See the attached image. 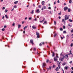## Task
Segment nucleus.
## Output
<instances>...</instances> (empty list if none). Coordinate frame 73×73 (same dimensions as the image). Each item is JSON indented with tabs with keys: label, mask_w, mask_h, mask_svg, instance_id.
Masks as SVG:
<instances>
[{
	"label": "nucleus",
	"mask_w": 73,
	"mask_h": 73,
	"mask_svg": "<svg viewBox=\"0 0 73 73\" xmlns=\"http://www.w3.org/2000/svg\"><path fill=\"white\" fill-rule=\"evenodd\" d=\"M71 73H73V71H72L71 72Z\"/></svg>",
	"instance_id": "64"
},
{
	"label": "nucleus",
	"mask_w": 73,
	"mask_h": 73,
	"mask_svg": "<svg viewBox=\"0 0 73 73\" xmlns=\"http://www.w3.org/2000/svg\"><path fill=\"white\" fill-rule=\"evenodd\" d=\"M31 14H33L34 13V10H33L31 12Z\"/></svg>",
	"instance_id": "15"
},
{
	"label": "nucleus",
	"mask_w": 73,
	"mask_h": 73,
	"mask_svg": "<svg viewBox=\"0 0 73 73\" xmlns=\"http://www.w3.org/2000/svg\"><path fill=\"white\" fill-rule=\"evenodd\" d=\"M54 5H55L56 4V1H55L54 3Z\"/></svg>",
	"instance_id": "58"
},
{
	"label": "nucleus",
	"mask_w": 73,
	"mask_h": 73,
	"mask_svg": "<svg viewBox=\"0 0 73 73\" xmlns=\"http://www.w3.org/2000/svg\"><path fill=\"white\" fill-rule=\"evenodd\" d=\"M13 8H17V6H16V5H15L13 7Z\"/></svg>",
	"instance_id": "34"
},
{
	"label": "nucleus",
	"mask_w": 73,
	"mask_h": 73,
	"mask_svg": "<svg viewBox=\"0 0 73 73\" xmlns=\"http://www.w3.org/2000/svg\"><path fill=\"white\" fill-rule=\"evenodd\" d=\"M58 15H61V11H60V13H58Z\"/></svg>",
	"instance_id": "30"
},
{
	"label": "nucleus",
	"mask_w": 73,
	"mask_h": 73,
	"mask_svg": "<svg viewBox=\"0 0 73 73\" xmlns=\"http://www.w3.org/2000/svg\"><path fill=\"white\" fill-rule=\"evenodd\" d=\"M63 29H65V26H63Z\"/></svg>",
	"instance_id": "42"
},
{
	"label": "nucleus",
	"mask_w": 73,
	"mask_h": 73,
	"mask_svg": "<svg viewBox=\"0 0 73 73\" xmlns=\"http://www.w3.org/2000/svg\"><path fill=\"white\" fill-rule=\"evenodd\" d=\"M63 33H65H65H66V31H64Z\"/></svg>",
	"instance_id": "43"
},
{
	"label": "nucleus",
	"mask_w": 73,
	"mask_h": 73,
	"mask_svg": "<svg viewBox=\"0 0 73 73\" xmlns=\"http://www.w3.org/2000/svg\"><path fill=\"white\" fill-rule=\"evenodd\" d=\"M30 42L31 44H32V45L34 44V43H33V40L32 39L30 40Z\"/></svg>",
	"instance_id": "3"
},
{
	"label": "nucleus",
	"mask_w": 73,
	"mask_h": 73,
	"mask_svg": "<svg viewBox=\"0 0 73 73\" xmlns=\"http://www.w3.org/2000/svg\"><path fill=\"white\" fill-rule=\"evenodd\" d=\"M54 55H55L54 52H52V57H54Z\"/></svg>",
	"instance_id": "16"
},
{
	"label": "nucleus",
	"mask_w": 73,
	"mask_h": 73,
	"mask_svg": "<svg viewBox=\"0 0 73 73\" xmlns=\"http://www.w3.org/2000/svg\"><path fill=\"white\" fill-rule=\"evenodd\" d=\"M49 69H52V67L51 66H50L49 67Z\"/></svg>",
	"instance_id": "36"
},
{
	"label": "nucleus",
	"mask_w": 73,
	"mask_h": 73,
	"mask_svg": "<svg viewBox=\"0 0 73 73\" xmlns=\"http://www.w3.org/2000/svg\"><path fill=\"white\" fill-rule=\"evenodd\" d=\"M60 59L61 61H63V60H64V58H60Z\"/></svg>",
	"instance_id": "13"
},
{
	"label": "nucleus",
	"mask_w": 73,
	"mask_h": 73,
	"mask_svg": "<svg viewBox=\"0 0 73 73\" xmlns=\"http://www.w3.org/2000/svg\"><path fill=\"white\" fill-rule=\"evenodd\" d=\"M46 24V21H44V23H43V24Z\"/></svg>",
	"instance_id": "37"
},
{
	"label": "nucleus",
	"mask_w": 73,
	"mask_h": 73,
	"mask_svg": "<svg viewBox=\"0 0 73 73\" xmlns=\"http://www.w3.org/2000/svg\"><path fill=\"white\" fill-rule=\"evenodd\" d=\"M70 46L71 47H72L73 46V43H71V44H70Z\"/></svg>",
	"instance_id": "32"
},
{
	"label": "nucleus",
	"mask_w": 73,
	"mask_h": 73,
	"mask_svg": "<svg viewBox=\"0 0 73 73\" xmlns=\"http://www.w3.org/2000/svg\"><path fill=\"white\" fill-rule=\"evenodd\" d=\"M5 17H6V19H8V16H7V15H5Z\"/></svg>",
	"instance_id": "31"
},
{
	"label": "nucleus",
	"mask_w": 73,
	"mask_h": 73,
	"mask_svg": "<svg viewBox=\"0 0 73 73\" xmlns=\"http://www.w3.org/2000/svg\"><path fill=\"white\" fill-rule=\"evenodd\" d=\"M18 25V28H20V27H21V25Z\"/></svg>",
	"instance_id": "23"
},
{
	"label": "nucleus",
	"mask_w": 73,
	"mask_h": 73,
	"mask_svg": "<svg viewBox=\"0 0 73 73\" xmlns=\"http://www.w3.org/2000/svg\"><path fill=\"white\" fill-rule=\"evenodd\" d=\"M70 9H68V11L69 12H70Z\"/></svg>",
	"instance_id": "24"
},
{
	"label": "nucleus",
	"mask_w": 73,
	"mask_h": 73,
	"mask_svg": "<svg viewBox=\"0 0 73 73\" xmlns=\"http://www.w3.org/2000/svg\"><path fill=\"white\" fill-rule=\"evenodd\" d=\"M4 28H7V26L6 25H5L4 26Z\"/></svg>",
	"instance_id": "45"
},
{
	"label": "nucleus",
	"mask_w": 73,
	"mask_h": 73,
	"mask_svg": "<svg viewBox=\"0 0 73 73\" xmlns=\"http://www.w3.org/2000/svg\"><path fill=\"white\" fill-rule=\"evenodd\" d=\"M56 57L57 58H58V55H56Z\"/></svg>",
	"instance_id": "57"
},
{
	"label": "nucleus",
	"mask_w": 73,
	"mask_h": 73,
	"mask_svg": "<svg viewBox=\"0 0 73 73\" xmlns=\"http://www.w3.org/2000/svg\"><path fill=\"white\" fill-rule=\"evenodd\" d=\"M49 61V60H47L46 61V62H47V63H48V62Z\"/></svg>",
	"instance_id": "35"
},
{
	"label": "nucleus",
	"mask_w": 73,
	"mask_h": 73,
	"mask_svg": "<svg viewBox=\"0 0 73 73\" xmlns=\"http://www.w3.org/2000/svg\"><path fill=\"white\" fill-rule=\"evenodd\" d=\"M33 50L35 51L36 50V48H34L33 49Z\"/></svg>",
	"instance_id": "29"
},
{
	"label": "nucleus",
	"mask_w": 73,
	"mask_h": 73,
	"mask_svg": "<svg viewBox=\"0 0 73 73\" xmlns=\"http://www.w3.org/2000/svg\"><path fill=\"white\" fill-rule=\"evenodd\" d=\"M70 54H71L73 55V54L72 53V51L71 50L70 51Z\"/></svg>",
	"instance_id": "25"
},
{
	"label": "nucleus",
	"mask_w": 73,
	"mask_h": 73,
	"mask_svg": "<svg viewBox=\"0 0 73 73\" xmlns=\"http://www.w3.org/2000/svg\"><path fill=\"white\" fill-rule=\"evenodd\" d=\"M48 9H51V8L50 7H49Z\"/></svg>",
	"instance_id": "46"
},
{
	"label": "nucleus",
	"mask_w": 73,
	"mask_h": 73,
	"mask_svg": "<svg viewBox=\"0 0 73 73\" xmlns=\"http://www.w3.org/2000/svg\"><path fill=\"white\" fill-rule=\"evenodd\" d=\"M69 3L70 4H71V3H72V0H70L69 1Z\"/></svg>",
	"instance_id": "28"
},
{
	"label": "nucleus",
	"mask_w": 73,
	"mask_h": 73,
	"mask_svg": "<svg viewBox=\"0 0 73 73\" xmlns=\"http://www.w3.org/2000/svg\"><path fill=\"white\" fill-rule=\"evenodd\" d=\"M32 28L33 29H36V27H35V26H32Z\"/></svg>",
	"instance_id": "18"
},
{
	"label": "nucleus",
	"mask_w": 73,
	"mask_h": 73,
	"mask_svg": "<svg viewBox=\"0 0 73 73\" xmlns=\"http://www.w3.org/2000/svg\"><path fill=\"white\" fill-rule=\"evenodd\" d=\"M54 24L55 25H56V21H54Z\"/></svg>",
	"instance_id": "27"
},
{
	"label": "nucleus",
	"mask_w": 73,
	"mask_h": 73,
	"mask_svg": "<svg viewBox=\"0 0 73 73\" xmlns=\"http://www.w3.org/2000/svg\"><path fill=\"white\" fill-rule=\"evenodd\" d=\"M68 26H69L70 27H71V25H70V24H68Z\"/></svg>",
	"instance_id": "50"
},
{
	"label": "nucleus",
	"mask_w": 73,
	"mask_h": 73,
	"mask_svg": "<svg viewBox=\"0 0 73 73\" xmlns=\"http://www.w3.org/2000/svg\"><path fill=\"white\" fill-rule=\"evenodd\" d=\"M68 9V7H66L64 8V11H66V10H67Z\"/></svg>",
	"instance_id": "10"
},
{
	"label": "nucleus",
	"mask_w": 73,
	"mask_h": 73,
	"mask_svg": "<svg viewBox=\"0 0 73 73\" xmlns=\"http://www.w3.org/2000/svg\"><path fill=\"white\" fill-rule=\"evenodd\" d=\"M28 27V25H27L25 26L24 27L23 29L24 31H25V29H26V28H27V27Z\"/></svg>",
	"instance_id": "9"
},
{
	"label": "nucleus",
	"mask_w": 73,
	"mask_h": 73,
	"mask_svg": "<svg viewBox=\"0 0 73 73\" xmlns=\"http://www.w3.org/2000/svg\"><path fill=\"white\" fill-rule=\"evenodd\" d=\"M71 69H72V70H73V67H72V68Z\"/></svg>",
	"instance_id": "63"
},
{
	"label": "nucleus",
	"mask_w": 73,
	"mask_h": 73,
	"mask_svg": "<svg viewBox=\"0 0 73 73\" xmlns=\"http://www.w3.org/2000/svg\"><path fill=\"white\" fill-rule=\"evenodd\" d=\"M60 31H62V30H63V29H62V28H60Z\"/></svg>",
	"instance_id": "39"
},
{
	"label": "nucleus",
	"mask_w": 73,
	"mask_h": 73,
	"mask_svg": "<svg viewBox=\"0 0 73 73\" xmlns=\"http://www.w3.org/2000/svg\"><path fill=\"white\" fill-rule=\"evenodd\" d=\"M5 8L4 7H3V9H5Z\"/></svg>",
	"instance_id": "55"
},
{
	"label": "nucleus",
	"mask_w": 73,
	"mask_h": 73,
	"mask_svg": "<svg viewBox=\"0 0 73 73\" xmlns=\"http://www.w3.org/2000/svg\"><path fill=\"white\" fill-rule=\"evenodd\" d=\"M62 22H64V19H62Z\"/></svg>",
	"instance_id": "49"
},
{
	"label": "nucleus",
	"mask_w": 73,
	"mask_h": 73,
	"mask_svg": "<svg viewBox=\"0 0 73 73\" xmlns=\"http://www.w3.org/2000/svg\"><path fill=\"white\" fill-rule=\"evenodd\" d=\"M5 13H7V12H8V10H5Z\"/></svg>",
	"instance_id": "38"
},
{
	"label": "nucleus",
	"mask_w": 73,
	"mask_h": 73,
	"mask_svg": "<svg viewBox=\"0 0 73 73\" xmlns=\"http://www.w3.org/2000/svg\"><path fill=\"white\" fill-rule=\"evenodd\" d=\"M41 45H42V44H41V43H40L39 44V46H41Z\"/></svg>",
	"instance_id": "53"
},
{
	"label": "nucleus",
	"mask_w": 73,
	"mask_h": 73,
	"mask_svg": "<svg viewBox=\"0 0 73 73\" xmlns=\"http://www.w3.org/2000/svg\"><path fill=\"white\" fill-rule=\"evenodd\" d=\"M39 33H38L36 32V35L37 36V38H39L40 37V36H39Z\"/></svg>",
	"instance_id": "5"
},
{
	"label": "nucleus",
	"mask_w": 73,
	"mask_h": 73,
	"mask_svg": "<svg viewBox=\"0 0 73 73\" xmlns=\"http://www.w3.org/2000/svg\"><path fill=\"white\" fill-rule=\"evenodd\" d=\"M71 32L72 33V32H73V29L71 31Z\"/></svg>",
	"instance_id": "44"
},
{
	"label": "nucleus",
	"mask_w": 73,
	"mask_h": 73,
	"mask_svg": "<svg viewBox=\"0 0 73 73\" xmlns=\"http://www.w3.org/2000/svg\"><path fill=\"white\" fill-rule=\"evenodd\" d=\"M44 1H43L42 2V5H44Z\"/></svg>",
	"instance_id": "22"
},
{
	"label": "nucleus",
	"mask_w": 73,
	"mask_h": 73,
	"mask_svg": "<svg viewBox=\"0 0 73 73\" xmlns=\"http://www.w3.org/2000/svg\"><path fill=\"white\" fill-rule=\"evenodd\" d=\"M68 68H69V67L68 66H65L64 67V69H66V70H67Z\"/></svg>",
	"instance_id": "11"
},
{
	"label": "nucleus",
	"mask_w": 73,
	"mask_h": 73,
	"mask_svg": "<svg viewBox=\"0 0 73 73\" xmlns=\"http://www.w3.org/2000/svg\"><path fill=\"white\" fill-rule=\"evenodd\" d=\"M69 16H68L67 15H65L64 17L65 20H68V19H69Z\"/></svg>",
	"instance_id": "1"
},
{
	"label": "nucleus",
	"mask_w": 73,
	"mask_h": 73,
	"mask_svg": "<svg viewBox=\"0 0 73 73\" xmlns=\"http://www.w3.org/2000/svg\"><path fill=\"white\" fill-rule=\"evenodd\" d=\"M29 20H31L32 19V17H30L29 18Z\"/></svg>",
	"instance_id": "41"
},
{
	"label": "nucleus",
	"mask_w": 73,
	"mask_h": 73,
	"mask_svg": "<svg viewBox=\"0 0 73 73\" xmlns=\"http://www.w3.org/2000/svg\"><path fill=\"white\" fill-rule=\"evenodd\" d=\"M58 18L59 19H61V17L60 16L58 17Z\"/></svg>",
	"instance_id": "56"
},
{
	"label": "nucleus",
	"mask_w": 73,
	"mask_h": 73,
	"mask_svg": "<svg viewBox=\"0 0 73 73\" xmlns=\"http://www.w3.org/2000/svg\"><path fill=\"white\" fill-rule=\"evenodd\" d=\"M45 20V18H43V20L42 21H44Z\"/></svg>",
	"instance_id": "60"
},
{
	"label": "nucleus",
	"mask_w": 73,
	"mask_h": 73,
	"mask_svg": "<svg viewBox=\"0 0 73 73\" xmlns=\"http://www.w3.org/2000/svg\"><path fill=\"white\" fill-rule=\"evenodd\" d=\"M61 39H64V38L62 37V36H61Z\"/></svg>",
	"instance_id": "52"
},
{
	"label": "nucleus",
	"mask_w": 73,
	"mask_h": 73,
	"mask_svg": "<svg viewBox=\"0 0 73 73\" xmlns=\"http://www.w3.org/2000/svg\"><path fill=\"white\" fill-rule=\"evenodd\" d=\"M58 59L56 57H54V61H57L58 60Z\"/></svg>",
	"instance_id": "8"
},
{
	"label": "nucleus",
	"mask_w": 73,
	"mask_h": 73,
	"mask_svg": "<svg viewBox=\"0 0 73 73\" xmlns=\"http://www.w3.org/2000/svg\"><path fill=\"white\" fill-rule=\"evenodd\" d=\"M55 70L57 72V71H58V67H57L55 69Z\"/></svg>",
	"instance_id": "14"
},
{
	"label": "nucleus",
	"mask_w": 73,
	"mask_h": 73,
	"mask_svg": "<svg viewBox=\"0 0 73 73\" xmlns=\"http://www.w3.org/2000/svg\"><path fill=\"white\" fill-rule=\"evenodd\" d=\"M38 8H41V5H39L38 6Z\"/></svg>",
	"instance_id": "26"
},
{
	"label": "nucleus",
	"mask_w": 73,
	"mask_h": 73,
	"mask_svg": "<svg viewBox=\"0 0 73 73\" xmlns=\"http://www.w3.org/2000/svg\"><path fill=\"white\" fill-rule=\"evenodd\" d=\"M25 33V30H24L23 32V33L24 34Z\"/></svg>",
	"instance_id": "48"
},
{
	"label": "nucleus",
	"mask_w": 73,
	"mask_h": 73,
	"mask_svg": "<svg viewBox=\"0 0 73 73\" xmlns=\"http://www.w3.org/2000/svg\"><path fill=\"white\" fill-rule=\"evenodd\" d=\"M45 66H46V64H45V63H43L42 66V68H44Z\"/></svg>",
	"instance_id": "6"
},
{
	"label": "nucleus",
	"mask_w": 73,
	"mask_h": 73,
	"mask_svg": "<svg viewBox=\"0 0 73 73\" xmlns=\"http://www.w3.org/2000/svg\"><path fill=\"white\" fill-rule=\"evenodd\" d=\"M36 13H40V10L39 9H38L36 11Z\"/></svg>",
	"instance_id": "7"
},
{
	"label": "nucleus",
	"mask_w": 73,
	"mask_h": 73,
	"mask_svg": "<svg viewBox=\"0 0 73 73\" xmlns=\"http://www.w3.org/2000/svg\"><path fill=\"white\" fill-rule=\"evenodd\" d=\"M13 26H14L15 25V23H13L12 24Z\"/></svg>",
	"instance_id": "40"
},
{
	"label": "nucleus",
	"mask_w": 73,
	"mask_h": 73,
	"mask_svg": "<svg viewBox=\"0 0 73 73\" xmlns=\"http://www.w3.org/2000/svg\"><path fill=\"white\" fill-rule=\"evenodd\" d=\"M69 21H70V22H72V21H72V20L70 19H69L68 20Z\"/></svg>",
	"instance_id": "20"
},
{
	"label": "nucleus",
	"mask_w": 73,
	"mask_h": 73,
	"mask_svg": "<svg viewBox=\"0 0 73 73\" xmlns=\"http://www.w3.org/2000/svg\"><path fill=\"white\" fill-rule=\"evenodd\" d=\"M25 20H27V17H26L25 18Z\"/></svg>",
	"instance_id": "61"
},
{
	"label": "nucleus",
	"mask_w": 73,
	"mask_h": 73,
	"mask_svg": "<svg viewBox=\"0 0 73 73\" xmlns=\"http://www.w3.org/2000/svg\"><path fill=\"white\" fill-rule=\"evenodd\" d=\"M50 14H51L52 15V13L51 12V11H50Z\"/></svg>",
	"instance_id": "59"
},
{
	"label": "nucleus",
	"mask_w": 73,
	"mask_h": 73,
	"mask_svg": "<svg viewBox=\"0 0 73 73\" xmlns=\"http://www.w3.org/2000/svg\"><path fill=\"white\" fill-rule=\"evenodd\" d=\"M57 36V34L56 33H55L54 35V37H55Z\"/></svg>",
	"instance_id": "17"
},
{
	"label": "nucleus",
	"mask_w": 73,
	"mask_h": 73,
	"mask_svg": "<svg viewBox=\"0 0 73 73\" xmlns=\"http://www.w3.org/2000/svg\"><path fill=\"white\" fill-rule=\"evenodd\" d=\"M56 67V65H53L52 66V68H54Z\"/></svg>",
	"instance_id": "19"
},
{
	"label": "nucleus",
	"mask_w": 73,
	"mask_h": 73,
	"mask_svg": "<svg viewBox=\"0 0 73 73\" xmlns=\"http://www.w3.org/2000/svg\"><path fill=\"white\" fill-rule=\"evenodd\" d=\"M18 3V1H15L14 2V4H17Z\"/></svg>",
	"instance_id": "21"
},
{
	"label": "nucleus",
	"mask_w": 73,
	"mask_h": 73,
	"mask_svg": "<svg viewBox=\"0 0 73 73\" xmlns=\"http://www.w3.org/2000/svg\"><path fill=\"white\" fill-rule=\"evenodd\" d=\"M63 58H68V55L67 54H66L65 56H63Z\"/></svg>",
	"instance_id": "4"
},
{
	"label": "nucleus",
	"mask_w": 73,
	"mask_h": 73,
	"mask_svg": "<svg viewBox=\"0 0 73 73\" xmlns=\"http://www.w3.org/2000/svg\"><path fill=\"white\" fill-rule=\"evenodd\" d=\"M14 8H13L12 9H11V11H14Z\"/></svg>",
	"instance_id": "47"
},
{
	"label": "nucleus",
	"mask_w": 73,
	"mask_h": 73,
	"mask_svg": "<svg viewBox=\"0 0 73 73\" xmlns=\"http://www.w3.org/2000/svg\"><path fill=\"white\" fill-rule=\"evenodd\" d=\"M46 9V7L45 6H43L42 7V10H43V9Z\"/></svg>",
	"instance_id": "12"
},
{
	"label": "nucleus",
	"mask_w": 73,
	"mask_h": 73,
	"mask_svg": "<svg viewBox=\"0 0 73 73\" xmlns=\"http://www.w3.org/2000/svg\"><path fill=\"white\" fill-rule=\"evenodd\" d=\"M2 31H5V29H4V28L2 29Z\"/></svg>",
	"instance_id": "33"
},
{
	"label": "nucleus",
	"mask_w": 73,
	"mask_h": 73,
	"mask_svg": "<svg viewBox=\"0 0 73 73\" xmlns=\"http://www.w3.org/2000/svg\"><path fill=\"white\" fill-rule=\"evenodd\" d=\"M69 63L70 64H72V61L70 62Z\"/></svg>",
	"instance_id": "51"
},
{
	"label": "nucleus",
	"mask_w": 73,
	"mask_h": 73,
	"mask_svg": "<svg viewBox=\"0 0 73 73\" xmlns=\"http://www.w3.org/2000/svg\"><path fill=\"white\" fill-rule=\"evenodd\" d=\"M42 21H40V23H42Z\"/></svg>",
	"instance_id": "62"
},
{
	"label": "nucleus",
	"mask_w": 73,
	"mask_h": 73,
	"mask_svg": "<svg viewBox=\"0 0 73 73\" xmlns=\"http://www.w3.org/2000/svg\"><path fill=\"white\" fill-rule=\"evenodd\" d=\"M57 2V3H60V1H59V0H58Z\"/></svg>",
	"instance_id": "54"
},
{
	"label": "nucleus",
	"mask_w": 73,
	"mask_h": 73,
	"mask_svg": "<svg viewBox=\"0 0 73 73\" xmlns=\"http://www.w3.org/2000/svg\"><path fill=\"white\" fill-rule=\"evenodd\" d=\"M57 64L58 65V66L59 67V69H60L61 68L60 67V65H61V64H60V62L57 61Z\"/></svg>",
	"instance_id": "2"
}]
</instances>
